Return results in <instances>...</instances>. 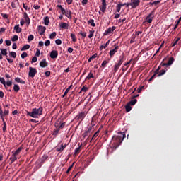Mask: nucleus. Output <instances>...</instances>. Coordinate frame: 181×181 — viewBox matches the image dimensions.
<instances>
[{"label": "nucleus", "instance_id": "cd10ccee", "mask_svg": "<svg viewBox=\"0 0 181 181\" xmlns=\"http://www.w3.org/2000/svg\"><path fill=\"white\" fill-rule=\"evenodd\" d=\"M80 151H81V146H79L78 147H77V148L75 149L74 155L78 156Z\"/></svg>", "mask_w": 181, "mask_h": 181}, {"label": "nucleus", "instance_id": "f3484780", "mask_svg": "<svg viewBox=\"0 0 181 181\" xmlns=\"http://www.w3.org/2000/svg\"><path fill=\"white\" fill-rule=\"evenodd\" d=\"M59 28H62V29H68L69 25L66 22H61L59 24Z\"/></svg>", "mask_w": 181, "mask_h": 181}, {"label": "nucleus", "instance_id": "de8ad7c7", "mask_svg": "<svg viewBox=\"0 0 181 181\" xmlns=\"http://www.w3.org/2000/svg\"><path fill=\"white\" fill-rule=\"evenodd\" d=\"M116 8H117V12H120L121 11L120 2H119V4L116 6Z\"/></svg>", "mask_w": 181, "mask_h": 181}, {"label": "nucleus", "instance_id": "6ab92c4d", "mask_svg": "<svg viewBox=\"0 0 181 181\" xmlns=\"http://www.w3.org/2000/svg\"><path fill=\"white\" fill-rule=\"evenodd\" d=\"M58 54H59L58 51H51L50 57L52 59H57Z\"/></svg>", "mask_w": 181, "mask_h": 181}, {"label": "nucleus", "instance_id": "a18cd8bd", "mask_svg": "<svg viewBox=\"0 0 181 181\" xmlns=\"http://www.w3.org/2000/svg\"><path fill=\"white\" fill-rule=\"evenodd\" d=\"M180 39V37H177V38L176 39V40H175V42H173L172 43L171 46H176V45L177 44V42H179Z\"/></svg>", "mask_w": 181, "mask_h": 181}, {"label": "nucleus", "instance_id": "c03bdc74", "mask_svg": "<svg viewBox=\"0 0 181 181\" xmlns=\"http://www.w3.org/2000/svg\"><path fill=\"white\" fill-rule=\"evenodd\" d=\"M18 35H14L11 40H12L13 42H16V40H18Z\"/></svg>", "mask_w": 181, "mask_h": 181}, {"label": "nucleus", "instance_id": "4be33fe9", "mask_svg": "<svg viewBox=\"0 0 181 181\" xmlns=\"http://www.w3.org/2000/svg\"><path fill=\"white\" fill-rule=\"evenodd\" d=\"M72 86H73V85H70V86H69V88H67V89H66L64 95H62V98H65V96H66V95H68V93L71 90Z\"/></svg>", "mask_w": 181, "mask_h": 181}, {"label": "nucleus", "instance_id": "052dcab7", "mask_svg": "<svg viewBox=\"0 0 181 181\" xmlns=\"http://www.w3.org/2000/svg\"><path fill=\"white\" fill-rule=\"evenodd\" d=\"M37 60V57H36V54H35V57H33V58L32 59L31 63H35Z\"/></svg>", "mask_w": 181, "mask_h": 181}, {"label": "nucleus", "instance_id": "72a5a7b5", "mask_svg": "<svg viewBox=\"0 0 181 181\" xmlns=\"http://www.w3.org/2000/svg\"><path fill=\"white\" fill-rule=\"evenodd\" d=\"M137 102V99H135V96L134 97V99L130 101L131 106H134Z\"/></svg>", "mask_w": 181, "mask_h": 181}, {"label": "nucleus", "instance_id": "20e7f679", "mask_svg": "<svg viewBox=\"0 0 181 181\" xmlns=\"http://www.w3.org/2000/svg\"><path fill=\"white\" fill-rule=\"evenodd\" d=\"M92 130H93V127L91 126H89L88 127H87L85 132L83 133L82 136H83V139H86V137H87V136H88V137L86 139V141H88V140H90V135L92 133Z\"/></svg>", "mask_w": 181, "mask_h": 181}, {"label": "nucleus", "instance_id": "b1692460", "mask_svg": "<svg viewBox=\"0 0 181 181\" xmlns=\"http://www.w3.org/2000/svg\"><path fill=\"white\" fill-rule=\"evenodd\" d=\"M125 109H126V112H131V110H132L131 102H129V103H127V105H126Z\"/></svg>", "mask_w": 181, "mask_h": 181}, {"label": "nucleus", "instance_id": "1a4fd4ad", "mask_svg": "<svg viewBox=\"0 0 181 181\" xmlns=\"http://www.w3.org/2000/svg\"><path fill=\"white\" fill-rule=\"evenodd\" d=\"M46 29H47L46 26H43L42 25H39L37 26V30L40 35H44Z\"/></svg>", "mask_w": 181, "mask_h": 181}, {"label": "nucleus", "instance_id": "49530a36", "mask_svg": "<svg viewBox=\"0 0 181 181\" xmlns=\"http://www.w3.org/2000/svg\"><path fill=\"white\" fill-rule=\"evenodd\" d=\"M160 0L154 1L153 2H150L151 5H158V4H160Z\"/></svg>", "mask_w": 181, "mask_h": 181}, {"label": "nucleus", "instance_id": "864d4df0", "mask_svg": "<svg viewBox=\"0 0 181 181\" xmlns=\"http://www.w3.org/2000/svg\"><path fill=\"white\" fill-rule=\"evenodd\" d=\"M87 90H88V88L83 86L81 89V92H87Z\"/></svg>", "mask_w": 181, "mask_h": 181}, {"label": "nucleus", "instance_id": "7ed1b4c3", "mask_svg": "<svg viewBox=\"0 0 181 181\" xmlns=\"http://www.w3.org/2000/svg\"><path fill=\"white\" fill-rule=\"evenodd\" d=\"M124 54H122V55H120L119 60L117 62V64H115V66H114V72H115V74H116V72H117V70H119L121 64H122V63L124 62Z\"/></svg>", "mask_w": 181, "mask_h": 181}, {"label": "nucleus", "instance_id": "2eb2a0df", "mask_svg": "<svg viewBox=\"0 0 181 181\" xmlns=\"http://www.w3.org/2000/svg\"><path fill=\"white\" fill-rule=\"evenodd\" d=\"M107 8L106 0H102V6L100 7V11L102 12H105Z\"/></svg>", "mask_w": 181, "mask_h": 181}, {"label": "nucleus", "instance_id": "412c9836", "mask_svg": "<svg viewBox=\"0 0 181 181\" xmlns=\"http://www.w3.org/2000/svg\"><path fill=\"white\" fill-rule=\"evenodd\" d=\"M48 62H47V59H42V61H41V62H40V66L41 67H47V66H48Z\"/></svg>", "mask_w": 181, "mask_h": 181}, {"label": "nucleus", "instance_id": "c756f323", "mask_svg": "<svg viewBox=\"0 0 181 181\" xmlns=\"http://www.w3.org/2000/svg\"><path fill=\"white\" fill-rule=\"evenodd\" d=\"M49 21H49V16H45V18H44L45 25H49Z\"/></svg>", "mask_w": 181, "mask_h": 181}, {"label": "nucleus", "instance_id": "39448f33", "mask_svg": "<svg viewBox=\"0 0 181 181\" xmlns=\"http://www.w3.org/2000/svg\"><path fill=\"white\" fill-rule=\"evenodd\" d=\"M155 16V10L151 11L148 15H147L146 18V22H148V23H151L153 22V19Z\"/></svg>", "mask_w": 181, "mask_h": 181}, {"label": "nucleus", "instance_id": "5fc2aeb1", "mask_svg": "<svg viewBox=\"0 0 181 181\" xmlns=\"http://www.w3.org/2000/svg\"><path fill=\"white\" fill-rule=\"evenodd\" d=\"M10 56H11L12 57H14V59H16L17 54L16 52H9Z\"/></svg>", "mask_w": 181, "mask_h": 181}, {"label": "nucleus", "instance_id": "13d9d810", "mask_svg": "<svg viewBox=\"0 0 181 181\" xmlns=\"http://www.w3.org/2000/svg\"><path fill=\"white\" fill-rule=\"evenodd\" d=\"M79 34L81 35L83 37H86V36H87L86 32H79Z\"/></svg>", "mask_w": 181, "mask_h": 181}, {"label": "nucleus", "instance_id": "e2e57ef3", "mask_svg": "<svg viewBox=\"0 0 181 181\" xmlns=\"http://www.w3.org/2000/svg\"><path fill=\"white\" fill-rule=\"evenodd\" d=\"M27 56H28L27 52H23V54H21L22 59H25V57H27Z\"/></svg>", "mask_w": 181, "mask_h": 181}, {"label": "nucleus", "instance_id": "680f3d73", "mask_svg": "<svg viewBox=\"0 0 181 181\" xmlns=\"http://www.w3.org/2000/svg\"><path fill=\"white\" fill-rule=\"evenodd\" d=\"M107 63H108L107 61H106V59H105V61H103L101 64L102 67H106Z\"/></svg>", "mask_w": 181, "mask_h": 181}, {"label": "nucleus", "instance_id": "774afa93", "mask_svg": "<svg viewBox=\"0 0 181 181\" xmlns=\"http://www.w3.org/2000/svg\"><path fill=\"white\" fill-rule=\"evenodd\" d=\"M45 76H47V77L50 76V75H51L50 71H47L45 73Z\"/></svg>", "mask_w": 181, "mask_h": 181}, {"label": "nucleus", "instance_id": "aec40b11", "mask_svg": "<svg viewBox=\"0 0 181 181\" xmlns=\"http://www.w3.org/2000/svg\"><path fill=\"white\" fill-rule=\"evenodd\" d=\"M10 160H11V164H13V163L16 161L17 157H16V151L13 153L11 157H10Z\"/></svg>", "mask_w": 181, "mask_h": 181}, {"label": "nucleus", "instance_id": "4c0bfd02", "mask_svg": "<svg viewBox=\"0 0 181 181\" xmlns=\"http://www.w3.org/2000/svg\"><path fill=\"white\" fill-rule=\"evenodd\" d=\"M21 151H22V147H18V148H17V150H16V157H17V156H18V154H20Z\"/></svg>", "mask_w": 181, "mask_h": 181}, {"label": "nucleus", "instance_id": "a878e982", "mask_svg": "<svg viewBox=\"0 0 181 181\" xmlns=\"http://www.w3.org/2000/svg\"><path fill=\"white\" fill-rule=\"evenodd\" d=\"M14 29H15L16 32H17V33H19L22 30V28H20V25L19 24L18 25H16L14 26Z\"/></svg>", "mask_w": 181, "mask_h": 181}, {"label": "nucleus", "instance_id": "338daca9", "mask_svg": "<svg viewBox=\"0 0 181 181\" xmlns=\"http://www.w3.org/2000/svg\"><path fill=\"white\" fill-rule=\"evenodd\" d=\"M6 85L7 86H12L13 85L12 81H7Z\"/></svg>", "mask_w": 181, "mask_h": 181}, {"label": "nucleus", "instance_id": "6e6552de", "mask_svg": "<svg viewBox=\"0 0 181 181\" xmlns=\"http://www.w3.org/2000/svg\"><path fill=\"white\" fill-rule=\"evenodd\" d=\"M173 62H175V58H173V57H171V58H169V60L167 62V64H165V62H164V61H163V62H161V64H160V66H171V64H173Z\"/></svg>", "mask_w": 181, "mask_h": 181}, {"label": "nucleus", "instance_id": "7c9ffc66", "mask_svg": "<svg viewBox=\"0 0 181 181\" xmlns=\"http://www.w3.org/2000/svg\"><path fill=\"white\" fill-rule=\"evenodd\" d=\"M99 133H100V132H99V130H98V132H96L95 133V134L93 136V137L90 140V142L93 141V140H95V139H96L99 136Z\"/></svg>", "mask_w": 181, "mask_h": 181}, {"label": "nucleus", "instance_id": "9b49d317", "mask_svg": "<svg viewBox=\"0 0 181 181\" xmlns=\"http://www.w3.org/2000/svg\"><path fill=\"white\" fill-rule=\"evenodd\" d=\"M140 0H131L130 4L132 6V8H136L140 4Z\"/></svg>", "mask_w": 181, "mask_h": 181}, {"label": "nucleus", "instance_id": "3c124183", "mask_svg": "<svg viewBox=\"0 0 181 181\" xmlns=\"http://www.w3.org/2000/svg\"><path fill=\"white\" fill-rule=\"evenodd\" d=\"M8 115H9V110L7 109H4V115L8 116Z\"/></svg>", "mask_w": 181, "mask_h": 181}, {"label": "nucleus", "instance_id": "f03ea898", "mask_svg": "<svg viewBox=\"0 0 181 181\" xmlns=\"http://www.w3.org/2000/svg\"><path fill=\"white\" fill-rule=\"evenodd\" d=\"M43 113V107H39V109H33L32 112H27V115L36 119L39 115H42Z\"/></svg>", "mask_w": 181, "mask_h": 181}, {"label": "nucleus", "instance_id": "ea45409f", "mask_svg": "<svg viewBox=\"0 0 181 181\" xmlns=\"http://www.w3.org/2000/svg\"><path fill=\"white\" fill-rule=\"evenodd\" d=\"M88 23H90L92 26H95V23L94 22V19H89V21H88Z\"/></svg>", "mask_w": 181, "mask_h": 181}, {"label": "nucleus", "instance_id": "c85d7f7f", "mask_svg": "<svg viewBox=\"0 0 181 181\" xmlns=\"http://www.w3.org/2000/svg\"><path fill=\"white\" fill-rule=\"evenodd\" d=\"M59 132H60V126H59V127L56 130L54 131L53 136H58Z\"/></svg>", "mask_w": 181, "mask_h": 181}, {"label": "nucleus", "instance_id": "603ef678", "mask_svg": "<svg viewBox=\"0 0 181 181\" xmlns=\"http://www.w3.org/2000/svg\"><path fill=\"white\" fill-rule=\"evenodd\" d=\"M50 43H51V41L49 40V39H47V40H45V46H49Z\"/></svg>", "mask_w": 181, "mask_h": 181}, {"label": "nucleus", "instance_id": "f8f14e48", "mask_svg": "<svg viewBox=\"0 0 181 181\" xmlns=\"http://www.w3.org/2000/svg\"><path fill=\"white\" fill-rule=\"evenodd\" d=\"M64 15H65L66 16H67V18H69V19H71L72 18V12L70 9H67L66 10L65 8H64Z\"/></svg>", "mask_w": 181, "mask_h": 181}, {"label": "nucleus", "instance_id": "2f4dec72", "mask_svg": "<svg viewBox=\"0 0 181 181\" xmlns=\"http://www.w3.org/2000/svg\"><path fill=\"white\" fill-rule=\"evenodd\" d=\"M71 37L73 42H77V37H76L75 33H71Z\"/></svg>", "mask_w": 181, "mask_h": 181}, {"label": "nucleus", "instance_id": "473e14b6", "mask_svg": "<svg viewBox=\"0 0 181 181\" xmlns=\"http://www.w3.org/2000/svg\"><path fill=\"white\" fill-rule=\"evenodd\" d=\"M3 119V122H4L3 132H5L7 130V124H6V123L4 119V116H3V119Z\"/></svg>", "mask_w": 181, "mask_h": 181}, {"label": "nucleus", "instance_id": "a19ab883", "mask_svg": "<svg viewBox=\"0 0 181 181\" xmlns=\"http://www.w3.org/2000/svg\"><path fill=\"white\" fill-rule=\"evenodd\" d=\"M55 36H57V32H52L49 35V38L50 39H54V37H55Z\"/></svg>", "mask_w": 181, "mask_h": 181}, {"label": "nucleus", "instance_id": "58836bf2", "mask_svg": "<svg viewBox=\"0 0 181 181\" xmlns=\"http://www.w3.org/2000/svg\"><path fill=\"white\" fill-rule=\"evenodd\" d=\"M165 74H166L165 69H162V71L159 72L158 76H163V75H165Z\"/></svg>", "mask_w": 181, "mask_h": 181}, {"label": "nucleus", "instance_id": "c9c22d12", "mask_svg": "<svg viewBox=\"0 0 181 181\" xmlns=\"http://www.w3.org/2000/svg\"><path fill=\"white\" fill-rule=\"evenodd\" d=\"M30 45H24V46H23V48H21V50H28V49H30Z\"/></svg>", "mask_w": 181, "mask_h": 181}, {"label": "nucleus", "instance_id": "0eeeda50", "mask_svg": "<svg viewBox=\"0 0 181 181\" xmlns=\"http://www.w3.org/2000/svg\"><path fill=\"white\" fill-rule=\"evenodd\" d=\"M0 50H1V56H2V54H3V56H6V58L8 60V62L9 63H13V59H10V58H8L7 49H3V48H1Z\"/></svg>", "mask_w": 181, "mask_h": 181}, {"label": "nucleus", "instance_id": "4d7b16f0", "mask_svg": "<svg viewBox=\"0 0 181 181\" xmlns=\"http://www.w3.org/2000/svg\"><path fill=\"white\" fill-rule=\"evenodd\" d=\"M1 16H2L3 18H4L5 19H8V15L7 13H1Z\"/></svg>", "mask_w": 181, "mask_h": 181}, {"label": "nucleus", "instance_id": "bf43d9fd", "mask_svg": "<svg viewBox=\"0 0 181 181\" xmlns=\"http://www.w3.org/2000/svg\"><path fill=\"white\" fill-rule=\"evenodd\" d=\"M0 116H1V119H3L4 112H3L1 106H0Z\"/></svg>", "mask_w": 181, "mask_h": 181}, {"label": "nucleus", "instance_id": "6e6d98bb", "mask_svg": "<svg viewBox=\"0 0 181 181\" xmlns=\"http://www.w3.org/2000/svg\"><path fill=\"white\" fill-rule=\"evenodd\" d=\"M95 30H90V34L88 35V37H93L94 36Z\"/></svg>", "mask_w": 181, "mask_h": 181}, {"label": "nucleus", "instance_id": "5701e85b", "mask_svg": "<svg viewBox=\"0 0 181 181\" xmlns=\"http://www.w3.org/2000/svg\"><path fill=\"white\" fill-rule=\"evenodd\" d=\"M95 76L93 74V72L90 71V72L88 74V76L86 78V81H90L92 78H94Z\"/></svg>", "mask_w": 181, "mask_h": 181}, {"label": "nucleus", "instance_id": "8fccbe9b", "mask_svg": "<svg viewBox=\"0 0 181 181\" xmlns=\"http://www.w3.org/2000/svg\"><path fill=\"white\" fill-rule=\"evenodd\" d=\"M27 25H30V18H29L28 13H27V18H26V21H25Z\"/></svg>", "mask_w": 181, "mask_h": 181}, {"label": "nucleus", "instance_id": "09e8293b", "mask_svg": "<svg viewBox=\"0 0 181 181\" xmlns=\"http://www.w3.org/2000/svg\"><path fill=\"white\" fill-rule=\"evenodd\" d=\"M55 43H56L57 45H62V39H56Z\"/></svg>", "mask_w": 181, "mask_h": 181}, {"label": "nucleus", "instance_id": "4468645a", "mask_svg": "<svg viewBox=\"0 0 181 181\" xmlns=\"http://www.w3.org/2000/svg\"><path fill=\"white\" fill-rule=\"evenodd\" d=\"M160 69H161V66H158V68H157V69H156V72H154V74L153 75V76H151V78H150L149 82L153 81L154 79V78H156V75H158V74L159 75Z\"/></svg>", "mask_w": 181, "mask_h": 181}, {"label": "nucleus", "instance_id": "423d86ee", "mask_svg": "<svg viewBox=\"0 0 181 181\" xmlns=\"http://www.w3.org/2000/svg\"><path fill=\"white\" fill-rule=\"evenodd\" d=\"M37 71L36 68H32V66H30L29 68V72H28V76L30 78H35V75H37Z\"/></svg>", "mask_w": 181, "mask_h": 181}, {"label": "nucleus", "instance_id": "f257e3e1", "mask_svg": "<svg viewBox=\"0 0 181 181\" xmlns=\"http://www.w3.org/2000/svg\"><path fill=\"white\" fill-rule=\"evenodd\" d=\"M126 134L124 132H119L117 135L113 136L111 141V146L114 150H117V148L120 146L122 143L124 139H125Z\"/></svg>", "mask_w": 181, "mask_h": 181}, {"label": "nucleus", "instance_id": "0e129e2a", "mask_svg": "<svg viewBox=\"0 0 181 181\" xmlns=\"http://www.w3.org/2000/svg\"><path fill=\"white\" fill-rule=\"evenodd\" d=\"M6 43L7 46H10L11 45V40H10L9 39H7L6 40Z\"/></svg>", "mask_w": 181, "mask_h": 181}, {"label": "nucleus", "instance_id": "dca6fc26", "mask_svg": "<svg viewBox=\"0 0 181 181\" xmlns=\"http://www.w3.org/2000/svg\"><path fill=\"white\" fill-rule=\"evenodd\" d=\"M119 50V46H115V47L114 48V49H111L110 52V57H112V56H114V54H115V53H117V52H118Z\"/></svg>", "mask_w": 181, "mask_h": 181}, {"label": "nucleus", "instance_id": "bb28decb", "mask_svg": "<svg viewBox=\"0 0 181 181\" xmlns=\"http://www.w3.org/2000/svg\"><path fill=\"white\" fill-rule=\"evenodd\" d=\"M15 81L17 82V83H21L23 85L25 84V81L21 80V78H16Z\"/></svg>", "mask_w": 181, "mask_h": 181}, {"label": "nucleus", "instance_id": "9d476101", "mask_svg": "<svg viewBox=\"0 0 181 181\" xmlns=\"http://www.w3.org/2000/svg\"><path fill=\"white\" fill-rule=\"evenodd\" d=\"M116 29V26H112L108 28L107 30L104 32V35H110V33H113L114 30Z\"/></svg>", "mask_w": 181, "mask_h": 181}, {"label": "nucleus", "instance_id": "393cba45", "mask_svg": "<svg viewBox=\"0 0 181 181\" xmlns=\"http://www.w3.org/2000/svg\"><path fill=\"white\" fill-rule=\"evenodd\" d=\"M66 146H67L66 144H65L64 146V144H62L60 147L57 148V151H63V150L66 148Z\"/></svg>", "mask_w": 181, "mask_h": 181}, {"label": "nucleus", "instance_id": "69168bd1", "mask_svg": "<svg viewBox=\"0 0 181 181\" xmlns=\"http://www.w3.org/2000/svg\"><path fill=\"white\" fill-rule=\"evenodd\" d=\"M34 35H29L28 36V41L33 40Z\"/></svg>", "mask_w": 181, "mask_h": 181}, {"label": "nucleus", "instance_id": "37998d69", "mask_svg": "<svg viewBox=\"0 0 181 181\" xmlns=\"http://www.w3.org/2000/svg\"><path fill=\"white\" fill-rule=\"evenodd\" d=\"M97 56H98V54H94V55H92V57H90L88 62H91V60H93V59H95V57H97Z\"/></svg>", "mask_w": 181, "mask_h": 181}, {"label": "nucleus", "instance_id": "a211bd4d", "mask_svg": "<svg viewBox=\"0 0 181 181\" xmlns=\"http://www.w3.org/2000/svg\"><path fill=\"white\" fill-rule=\"evenodd\" d=\"M47 158H49V156H47L46 154H45L44 156H42L40 158V163L41 165L44 164V163H45V161H47Z\"/></svg>", "mask_w": 181, "mask_h": 181}, {"label": "nucleus", "instance_id": "f704fd0d", "mask_svg": "<svg viewBox=\"0 0 181 181\" xmlns=\"http://www.w3.org/2000/svg\"><path fill=\"white\" fill-rule=\"evenodd\" d=\"M0 82H1V83H2V85H4V86L5 88H6V82L4 78H0Z\"/></svg>", "mask_w": 181, "mask_h": 181}, {"label": "nucleus", "instance_id": "e433bc0d", "mask_svg": "<svg viewBox=\"0 0 181 181\" xmlns=\"http://www.w3.org/2000/svg\"><path fill=\"white\" fill-rule=\"evenodd\" d=\"M21 88L18 86V85H14L13 90L15 92L18 93L19 92Z\"/></svg>", "mask_w": 181, "mask_h": 181}, {"label": "nucleus", "instance_id": "79ce46f5", "mask_svg": "<svg viewBox=\"0 0 181 181\" xmlns=\"http://www.w3.org/2000/svg\"><path fill=\"white\" fill-rule=\"evenodd\" d=\"M57 7L61 9L62 13L64 15V8L62 6V5L58 4Z\"/></svg>", "mask_w": 181, "mask_h": 181}, {"label": "nucleus", "instance_id": "ddd939ff", "mask_svg": "<svg viewBox=\"0 0 181 181\" xmlns=\"http://www.w3.org/2000/svg\"><path fill=\"white\" fill-rule=\"evenodd\" d=\"M86 113H85V112H81V113H79V115H78L77 116H76V119H78V120H81V121H83V119L86 117Z\"/></svg>", "mask_w": 181, "mask_h": 181}]
</instances>
